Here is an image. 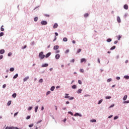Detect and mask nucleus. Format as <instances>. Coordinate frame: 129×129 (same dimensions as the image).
<instances>
[{
	"mask_svg": "<svg viewBox=\"0 0 129 129\" xmlns=\"http://www.w3.org/2000/svg\"><path fill=\"white\" fill-rule=\"evenodd\" d=\"M12 96H13V97H14V98H16L17 96V94H16V93L13 94L12 95Z\"/></svg>",
	"mask_w": 129,
	"mask_h": 129,
	"instance_id": "obj_24",
	"label": "nucleus"
},
{
	"mask_svg": "<svg viewBox=\"0 0 129 129\" xmlns=\"http://www.w3.org/2000/svg\"><path fill=\"white\" fill-rule=\"evenodd\" d=\"M33 108V107H29V108H28V110H32V109Z\"/></svg>",
	"mask_w": 129,
	"mask_h": 129,
	"instance_id": "obj_49",
	"label": "nucleus"
},
{
	"mask_svg": "<svg viewBox=\"0 0 129 129\" xmlns=\"http://www.w3.org/2000/svg\"><path fill=\"white\" fill-rule=\"evenodd\" d=\"M63 42H67V41H68V39H67V38L64 37L63 38Z\"/></svg>",
	"mask_w": 129,
	"mask_h": 129,
	"instance_id": "obj_16",
	"label": "nucleus"
},
{
	"mask_svg": "<svg viewBox=\"0 0 129 129\" xmlns=\"http://www.w3.org/2000/svg\"><path fill=\"white\" fill-rule=\"evenodd\" d=\"M91 121H92V122H96V120L92 119V120H91Z\"/></svg>",
	"mask_w": 129,
	"mask_h": 129,
	"instance_id": "obj_41",
	"label": "nucleus"
},
{
	"mask_svg": "<svg viewBox=\"0 0 129 129\" xmlns=\"http://www.w3.org/2000/svg\"><path fill=\"white\" fill-rule=\"evenodd\" d=\"M39 82L40 83H42V82H43V79H40L39 80Z\"/></svg>",
	"mask_w": 129,
	"mask_h": 129,
	"instance_id": "obj_35",
	"label": "nucleus"
},
{
	"mask_svg": "<svg viewBox=\"0 0 129 129\" xmlns=\"http://www.w3.org/2000/svg\"><path fill=\"white\" fill-rule=\"evenodd\" d=\"M4 27V25H2L1 28V30L2 31V32H4V31H5V29L3 28Z\"/></svg>",
	"mask_w": 129,
	"mask_h": 129,
	"instance_id": "obj_19",
	"label": "nucleus"
},
{
	"mask_svg": "<svg viewBox=\"0 0 129 129\" xmlns=\"http://www.w3.org/2000/svg\"><path fill=\"white\" fill-rule=\"evenodd\" d=\"M12 54L13 53L12 52H9L8 54V56L10 57V56H12Z\"/></svg>",
	"mask_w": 129,
	"mask_h": 129,
	"instance_id": "obj_30",
	"label": "nucleus"
},
{
	"mask_svg": "<svg viewBox=\"0 0 129 129\" xmlns=\"http://www.w3.org/2000/svg\"><path fill=\"white\" fill-rule=\"evenodd\" d=\"M68 113H69V114H71V115H73V113H72L71 111L68 112Z\"/></svg>",
	"mask_w": 129,
	"mask_h": 129,
	"instance_id": "obj_42",
	"label": "nucleus"
},
{
	"mask_svg": "<svg viewBox=\"0 0 129 129\" xmlns=\"http://www.w3.org/2000/svg\"><path fill=\"white\" fill-rule=\"evenodd\" d=\"M19 76V75L18 74H16L13 77L14 79H16Z\"/></svg>",
	"mask_w": 129,
	"mask_h": 129,
	"instance_id": "obj_17",
	"label": "nucleus"
},
{
	"mask_svg": "<svg viewBox=\"0 0 129 129\" xmlns=\"http://www.w3.org/2000/svg\"><path fill=\"white\" fill-rule=\"evenodd\" d=\"M117 43H118V41L116 40L114 41V44H117Z\"/></svg>",
	"mask_w": 129,
	"mask_h": 129,
	"instance_id": "obj_55",
	"label": "nucleus"
},
{
	"mask_svg": "<svg viewBox=\"0 0 129 129\" xmlns=\"http://www.w3.org/2000/svg\"><path fill=\"white\" fill-rule=\"evenodd\" d=\"M44 52H41L39 54V57L40 59H44L45 58V55L43 54Z\"/></svg>",
	"mask_w": 129,
	"mask_h": 129,
	"instance_id": "obj_1",
	"label": "nucleus"
},
{
	"mask_svg": "<svg viewBox=\"0 0 129 129\" xmlns=\"http://www.w3.org/2000/svg\"><path fill=\"white\" fill-rule=\"evenodd\" d=\"M55 89V86H52L51 87V88H50V90L51 91H54V90Z\"/></svg>",
	"mask_w": 129,
	"mask_h": 129,
	"instance_id": "obj_15",
	"label": "nucleus"
},
{
	"mask_svg": "<svg viewBox=\"0 0 129 129\" xmlns=\"http://www.w3.org/2000/svg\"><path fill=\"white\" fill-rule=\"evenodd\" d=\"M47 24H48V22H47L46 21H42L41 22V24L42 26H45V25H47Z\"/></svg>",
	"mask_w": 129,
	"mask_h": 129,
	"instance_id": "obj_3",
	"label": "nucleus"
},
{
	"mask_svg": "<svg viewBox=\"0 0 129 129\" xmlns=\"http://www.w3.org/2000/svg\"><path fill=\"white\" fill-rule=\"evenodd\" d=\"M42 122V120H40V121H38V122H37V124H38V123H40V122Z\"/></svg>",
	"mask_w": 129,
	"mask_h": 129,
	"instance_id": "obj_62",
	"label": "nucleus"
},
{
	"mask_svg": "<svg viewBox=\"0 0 129 129\" xmlns=\"http://www.w3.org/2000/svg\"><path fill=\"white\" fill-rule=\"evenodd\" d=\"M113 106H114V104H112V105H111V106H110L109 107V108H111V107H113Z\"/></svg>",
	"mask_w": 129,
	"mask_h": 129,
	"instance_id": "obj_45",
	"label": "nucleus"
},
{
	"mask_svg": "<svg viewBox=\"0 0 129 129\" xmlns=\"http://www.w3.org/2000/svg\"><path fill=\"white\" fill-rule=\"evenodd\" d=\"M124 9L125 10H128V6H127V5H124V7H123Z\"/></svg>",
	"mask_w": 129,
	"mask_h": 129,
	"instance_id": "obj_9",
	"label": "nucleus"
},
{
	"mask_svg": "<svg viewBox=\"0 0 129 129\" xmlns=\"http://www.w3.org/2000/svg\"><path fill=\"white\" fill-rule=\"evenodd\" d=\"M102 101H103V100L101 99L100 101H99L98 104H100V103H101V102H102Z\"/></svg>",
	"mask_w": 129,
	"mask_h": 129,
	"instance_id": "obj_33",
	"label": "nucleus"
},
{
	"mask_svg": "<svg viewBox=\"0 0 129 129\" xmlns=\"http://www.w3.org/2000/svg\"><path fill=\"white\" fill-rule=\"evenodd\" d=\"M71 62H73V63H74V62H75V59H73L71 61Z\"/></svg>",
	"mask_w": 129,
	"mask_h": 129,
	"instance_id": "obj_57",
	"label": "nucleus"
},
{
	"mask_svg": "<svg viewBox=\"0 0 129 129\" xmlns=\"http://www.w3.org/2000/svg\"><path fill=\"white\" fill-rule=\"evenodd\" d=\"M14 129H21V128H18V127H14Z\"/></svg>",
	"mask_w": 129,
	"mask_h": 129,
	"instance_id": "obj_63",
	"label": "nucleus"
},
{
	"mask_svg": "<svg viewBox=\"0 0 129 129\" xmlns=\"http://www.w3.org/2000/svg\"><path fill=\"white\" fill-rule=\"evenodd\" d=\"M34 22H37L38 21V17H35L34 19Z\"/></svg>",
	"mask_w": 129,
	"mask_h": 129,
	"instance_id": "obj_28",
	"label": "nucleus"
},
{
	"mask_svg": "<svg viewBox=\"0 0 129 129\" xmlns=\"http://www.w3.org/2000/svg\"><path fill=\"white\" fill-rule=\"evenodd\" d=\"M66 96L64 97V98H69L70 99V100H72L73 99H74V97H72L71 98H70V96H68V95H69V94H65Z\"/></svg>",
	"mask_w": 129,
	"mask_h": 129,
	"instance_id": "obj_2",
	"label": "nucleus"
},
{
	"mask_svg": "<svg viewBox=\"0 0 129 129\" xmlns=\"http://www.w3.org/2000/svg\"><path fill=\"white\" fill-rule=\"evenodd\" d=\"M88 16H89V14H88V13H86L84 14L85 18H87V17H88Z\"/></svg>",
	"mask_w": 129,
	"mask_h": 129,
	"instance_id": "obj_20",
	"label": "nucleus"
},
{
	"mask_svg": "<svg viewBox=\"0 0 129 129\" xmlns=\"http://www.w3.org/2000/svg\"><path fill=\"white\" fill-rule=\"evenodd\" d=\"M117 21L118 23H120V18H119V17H117Z\"/></svg>",
	"mask_w": 129,
	"mask_h": 129,
	"instance_id": "obj_14",
	"label": "nucleus"
},
{
	"mask_svg": "<svg viewBox=\"0 0 129 129\" xmlns=\"http://www.w3.org/2000/svg\"><path fill=\"white\" fill-rule=\"evenodd\" d=\"M81 52V49H79L77 51V53H80Z\"/></svg>",
	"mask_w": 129,
	"mask_h": 129,
	"instance_id": "obj_39",
	"label": "nucleus"
},
{
	"mask_svg": "<svg viewBox=\"0 0 129 129\" xmlns=\"http://www.w3.org/2000/svg\"><path fill=\"white\" fill-rule=\"evenodd\" d=\"M112 79H108L107 81V82H110L111 81Z\"/></svg>",
	"mask_w": 129,
	"mask_h": 129,
	"instance_id": "obj_43",
	"label": "nucleus"
},
{
	"mask_svg": "<svg viewBox=\"0 0 129 129\" xmlns=\"http://www.w3.org/2000/svg\"><path fill=\"white\" fill-rule=\"evenodd\" d=\"M72 43L73 44H75V43H76V41H75V40H73Z\"/></svg>",
	"mask_w": 129,
	"mask_h": 129,
	"instance_id": "obj_61",
	"label": "nucleus"
},
{
	"mask_svg": "<svg viewBox=\"0 0 129 129\" xmlns=\"http://www.w3.org/2000/svg\"><path fill=\"white\" fill-rule=\"evenodd\" d=\"M69 103H70L69 101H67L66 102V104H69Z\"/></svg>",
	"mask_w": 129,
	"mask_h": 129,
	"instance_id": "obj_64",
	"label": "nucleus"
},
{
	"mask_svg": "<svg viewBox=\"0 0 129 129\" xmlns=\"http://www.w3.org/2000/svg\"><path fill=\"white\" fill-rule=\"evenodd\" d=\"M82 91V89H79V90H78V91H77V93H81Z\"/></svg>",
	"mask_w": 129,
	"mask_h": 129,
	"instance_id": "obj_23",
	"label": "nucleus"
},
{
	"mask_svg": "<svg viewBox=\"0 0 129 129\" xmlns=\"http://www.w3.org/2000/svg\"><path fill=\"white\" fill-rule=\"evenodd\" d=\"M32 126H34V124H32L29 125V127H32Z\"/></svg>",
	"mask_w": 129,
	"mask_h": 129,
	"instance_id": "obj_44",
	"label": "nucleus"
},
{
	"mask_svg": "<svg viewBox=\"0 0 129 129\" xmlns=\"http://www.w3.org/2000/svg\"><path fill=\"white\" fill-rule=\"evenodd\" d=\"M11 104H12V101H9L8 102V106L11 105Z\"/></svg>",
	"mask_w": 129,
	"mask_h": 129,
	"instance_id": "obj_26",
	"label": "nucleus"
},
{
	"mask_svg": "<svg viewBox=\"0 0 129 129\" xmlns=\"http://www.w3.org/2000/svg\"><path fill=\"white\" fill-rule=\"evenodd\" d=\"M77 115H79V113H76L75 114V116H77Z\"/></svg>",
	"mask_w": 129,
	"mask_h": 129,
	"instance_id": "obj_58",
	"label": "nucleus"
},
{
	"mask_svg": "<svg viewBox=\"0 0 129 129\" xmlns=\"http://www.w3.org/2000/svg\"><path fill=\"white\" fill-rule=\"evenodd\" d=\"M106 99H110V98H111V97L110 96H106L105 97Z\"/></svg>",
	"mask_w": 129,
	"mask_h": 129,
	"instance_id": "obj_31",
	"label": "nucleus"
},
{
	"mask_svg": "<svg viewBox=\"0 0 129 129\" xmlns=\"http://www.w3.org/2000/svg\"><path fill=\"white\" fill-rule=\"evenodd\" d=\"M18 113H19L18 112L15 113L14 114V116H17V115H18Z\"/></svg>",
	"mask_w": 129,
	"mask_h": 129,
	"instance_id": "obj_51",
	"label": "nucleus"
},
{
	"mask_svg": "<svg viewBox=\"0 0 129 129\" xmlns=\"http://www.w3.org/2000/svg\"><path fill=\"white\" fill-rule=\"evenodd\" d=\"M78 83H79V84L81 85V84H82V82H81V81L80 80H79Z\"/></svg>",
	"mask_w": 129,
	"mask_h": 129,
	"instance_id": "obj_34",
	"label": "nucleus"
},
{
	"mask_svg": "<svg viewBox=\"0 0 129 129\" xmlns=\"http://www.w3.org/2000/svg\"><path fill=\"white\" fill-rule=\"evenodd\" d=\"M38 108H39V107L38 106L35 107V112H37V111H38Z\"/></svg>",
	"mask_w": 129,
	"mask_h": 129,
	"instance_id": "obj_22",
	"label": "nucleus"
},
{
	"mask_svg": "<svg viewBox=\"0 0 129 129\" xmlns=\"http://www.w3.org/2000/svg\"><path fill=\"white\" fill-rule=\"evenodd\" d=\"M72 88H73V89H76L77 88V86L74 85L72 86Z\"/></svg>",
	"mask_w": 129,
	"mask_h": 129,
	"instance_id": "obj_11",
	"label": "nucleus"
},
{
	"mask_svg": "<svg viewBox=\"0 0 129 129\" xmlns=\"http://www.w3.org/2000/svg\"><path fill=\"white\" fill-rule=\"evenodd\" d=\"M54 50H58L59 49V46L58 45H55L53 47Z\"/></svg>",
	"mask_w": 129,
	"mask_h": 129,
	"instance_id": "obj_5",
	"label": "nucleus"
},
{
	"mask_svg": "<svg viewBox=\"0 0 129 129\" xmlns=\"http://www.w3.org/2000/svg\"><path fill=\"white\" fill-rule=\"evenodd\" d=\"M27 48V45H24V47H22V49H26Z\"/></svg>",
	"mask_w": 129,
	"mask_h": 129,
	"instance_id": "obj_53",
	"label": "nucleus"
},
{
	"mask_svg": "<svg viewBox=\"0 0 129 129\" xmlns=\"http://www.w3.org/2000/svg\"><path fill=\"white\" fill-rule=\"evenodd\" d=\"M124 78H125V79H129V76H124Z\"/></svg>",
	"mask_w": 129,
	"mask_h": 129,
	"instance_id": "obj_27",
	"label": "nucleus"
},
{
	"mask_svg": "<svg viewBox=\"0 0 129 129\" xmlns=\"http://www.w3.org/2000/svg\"><path fill=\"white\" fill-rule=\"evenodd\" d=\"M118 118V116H116L114 117V119H117Z\"/></svg>",
	"mask_w": 129,
	"mask_h": 129,
	"instance_id": "obj_46",
	"label": "nucleus"
},
{
	"mask_svg": "<svg viewBox=\"0 0 129 129\" xmlns=\"http://www.w3.org/2000/svg\"><path fill=\"white\" fill-rule=\"evenodd\" d=\"M50 93H51V91H48L46 93V95H49V94H50Z\"/></svg>",
	"mask_w": 129,
	"mask_h": 129,
	"instance_id": "obj_40",
	"label": "nucleus"
},
{
	"mask_svg": "<svg viewBox=\"0 0 129 129\" xmlns=\"http://www.w3.org/2000/svg\"><path fill=\"white\" fill-rule=\"evenodd\" d=\"M116 79H117V80H119V79H120V78L119 77H117L116 78Z\"/></svg>",
	"mask_w": 129,
	"mask_h": 129,
	"instance_id": "obj_56",
	"label": "nucleus"
},
{
	"mask_svg": "<svg viewBox=\"0 0 129 129\" xmlns=\"http://www.w3.org/2000/svg\"><path fill=\"white\" fill-rule=\"evenodd\" d=\"M14 70H15V69L13 68H11L10 69V71H11V72H13Z\"/></svg>",
	"mask_w": 129,
	"mask_h": 129,
	"instance_id": "obj_21",
	"label": "nucleus"
},
{
	"mask_svg": "<svg viewBox=\"0 0 129 129\" xmlns=\"http://www.w3.org/2000/svg\"><path fill=\"white\" fill-rule=\"evenodd\" d=\"M29 78L28 76L25 77V78L24 79L23 81H24V82H26V81H27V80H28L29 79Z\"/></svg>",
	"mask_w": 129,
	"mask_h": 129,
	"instance_id": "obj_10",
	"label": "nucleus"
},
{
	"mask_svg": "<svg viewBox=\"0 0 129 129\" xmlns=\"http://www.w3.org/2000/svg\"><path fill=\"white\" fill-rule=\"evenodd\" d=\"M3 36H4V33L3 32H1L0 33V37H3Z\"/></svg>",
	"mask_w": 129,
	"mask_h": 129,
	"instance_id": "obj_38",
	"label": "nucleus"
},
{
	"mask_svg": "<svg viewBox=\"0 0 129 129\" xmlns=\"http://www.w3.org/2000/svg\"><path fill=\"white\" fill-rule=\"evenodd\" d=\"M6 86H7V85L4 84V85L3 86V88H6Z\"/></svg>",
	"mask_w": 129,
	"mask_h": 129,
	"instance_id": "obj_54",
	"label": "nucleus"
},
{
	"mask_svg": "<svg viewBox=\"0 0 129 129\" xmlns=\"http://www.w3.org/2000/svg\"><path fill=\"white\" fill-rule=\"evenodd\" d=\"M69 49L67 50L65 52L66 54H67V53H69Z\"/></svg>",
	"mask_w": 129,
	"mask_h": 129,
	"instance_id": "obj_48",
	"label": "nucleus"
},
{
	"mask_svg": "<svg viewBox=\"0 0 129 129\" xmlns=\"http://www.w3.org/2000/svg\"><path fill=\"white\" fill-rule=\"evenodd\" d=\"M50 55L51 52H48L47 54H46L45 58H48Z\"/></svg>",
	"mask_w": 129,
	"mask_h": 129,
	"instance_id": "obj_8",
	"label": "nucleus"
},
{
	"mask_svg": "<svg viewBox=\"0 0 129 129\" xmlns=\"http://www.w3.org/2000/svg\"><path fill=\"white\" fill-rule=\"evenodd\" d=\"M48 64L47 63H44L42 65V67H48Z\"/></svg>",
	"mask_w": 129,
	"mask_h": 129,
	"instance_id": "obj_12",
	"label": "nucleus"
},
{
	"mask_svg": "<svg viewBox=\"0 0 129 129\" xmlns=\"http://www.w3.org/2000/svg\"><path fill=\"white\" fill-rule=\"evenodd\" d=\"M115 49V46H113L111 48L110 50H114Z\"/></svg>",
	"mask_w": 129,
	"mask_h": 129,
	"instance_id": "obj_29",
	"label": "nucleus"
},
{
	"mask_svg": "<svg viewBox=\"0 0 129 129\" xmlns=\"http://www.w3.org/2000/svg\"><path fill=\"white\" fill-rule=\"evenodd\" d=\"M5 53V50L4 49H1L0 50V54H4Z\"/></svg>",
	"mask_w": 129,
	"mask_h": 129,
	"instance_id": "obj_13",
	"label": "nucleus"
},
{
	"mask_svg": "<svg viewBox=\"0 0 129 129\" xmlns=\"http://www.w3.org/2000/svg\"><path fill=\"white\" fill-rule=\"evenodd\" d=\"M124 103H129V101H126L124 102Z\"/></svg>",
	"mask_w": 129,
	"mask_h": 129,
	"instance_id": "obj_59",
	"label": "nucleus"
},
{
	"mask_svg": "<svg viewBox=\"0 0 129 129\" xmlns=\"http://www.w3.org/2000/svg\"><path fill=\"white\" fill-rule=\"evenodd\" d=\"M83 62H86V59H85V58H82L81 59V63H83Z\"/></svg>",
	"mask_w": 129,
	"mask_h": 129,
	"instance_id": "obj_4",
	"label": "nucleus"
},
{
	"mask_svg": "<svg viewBox=\"0 0 129 129\" xmlns=\"http://www.w3.org/2000/svg\"><path fill=\"white\" fill-rule=\"evenodd\" d=\"M31 118V116L30 115H28L26 117V119H30Z\"/></svg>",
	"mask_w": 129,
	"mask_h": 129,
	"instance_id": "obj_36",
	"label": "nucleus"
},
{
	"mask_svg": "<svg viewBox=\"0 0 129 129\" xmlns=\"http://www.w3.org/2000/svg\"><path fill=\"white\" fill-rule=\"evenodd\" d=\"M111 40H112L111 39L108 38L107 39V42H111Z\"/></svg>",
	"mask_w": 129,
	"mask_h": 129,
	"instance_id": "obj_32",
	"label": "nucleus"
},
{
	"mask_svg": "<svg viewBox=\"0 0 129 129\" xmlns=\"http://www.w3.org/2000/svg\"><path fill=\"white\" fill-rule=\"evenodd\" d=\"M45 17H50V15H49V14H45L44 15Z\"/></svg>",
	"mask_w": 129,
	"mask_h": 129,
	"instance_id": "obj_52",
	"label": "nucleus"
},
{
	"mask_svg": "<svg viewBox=\"0 0 129 129\" xmlns=\"http://www.w3.org/2000/svg\"><path fill=\"white\" fill-rule=\"evenodd\" d=\"M6 129H14V127H9V126H7V127H6Z\"/></svg>",
	"mask_w": 129,
	"mask_h": 129,
	"instance_id": "obj_25",
	"label": "nucleus"
},
{
	"mask_svg": "<svg viewBox=\"0 0 129 129\" xmlns=\"http://www.w3.org/2000/svg\"><path fill=\"white\" fill-rule=\"evenodd\" d=\"M112 116H113L112 115H111L108 116V118H111V117H112Z\"/></svg>",
	"mask_w": 129,
	"mask_h": 129,
	"instance_id": "obj_60",
	"label": "nucleus"
},
{
	"mask_svg": "<svg viewBox=\"0 0 129 129\" xmlns=\"http://www.w3.org/2000/svg\"><path fill=\"white\" fill-rule=\"evenodd\" d=\"M121 38V36H120V35H119L118 36V40L119 41V40H120V38Z\"/></svg>",
	"mask_w": 129,
	"mask_h": 129,
	"instance_id": "obj_47",
	"label": "nucleus"
},
{
	"mask_svg": "<svg viewBox=\"0 0 129 129\" xmlns=\"http://www.w3.org/2000/svg\"><path fill=\"white\" fill-rule=\"evenodd\" d=\"M4 58V55H0V60H2Z\"/></svg>",
	"mask_w": 129,
	"mask_h": 129,
	"instance_id": "obj_50",
	"label": "nucleus"
},
{
	"mask_svg": "<svg viewBox=\"0 0 129 129\" xmlns=\"http://www.w3.org/2000/svg\"><path fill=\"white\" fill-rule=\"evenodd\" d=\"M80 72H82V73H83L84 72V70L83 69H80Z\"/></svg>",
	"mask_w": 129,
	"mask_h": 129,
	"instance_id": "obj_37",
	"label": "nucleus"
},
{
	"mask_svg": "<svg viewBox=\"0 0 129 129\" xmlns=\"http://www.w3.org/2000/svg\"><path fill=\"white\" fill-rule=\"evenodd\" d=\"M126 98H127V95H125L123 98V100H126Z\"/></svg>",
	"mask_w": 129,
	"mask_h": 129,
	"instance_id": "obj_18",
	"label": "nucleus"
},
{
	"mask_svg": "<svg viewBox=\"0 0 129 129\" xmlns=\"http://www.w3.org/2000/svg\"><path fill=\"white\" fill-rule=\"evenodd\" d=\"M60 58V54H57L56 55H55V58L58 59Z\"/></svg>",
	"mask_w": 129,
	"mask_h": 129,
	"instance_id": "obj_7",
	"label": "nucleus"
},
{
	"mask_svg": "<svg viewBox=\"0 0 129 129\" xmlns=\"http://www.w3.org/2000/svg\"><path fill=\"white\" fill-rule=\"evenodd\" d=\"M58 28V24L57 23H55L53 25V29H56Z\"/></svg>",
	"mask_w": 129,
	"mask_h": 129,
	"instance_id": "obj_6",
	"label": "nucleus"
}]
</instances>
